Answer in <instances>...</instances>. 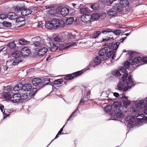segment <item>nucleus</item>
Returning a JSON list of instances; mask_svg holds the SVG:
<instances>
[{
    "instance_id": "473e14b6",
    "label": "nucleus",
    "mask_w": 147,
    "mask_h": 147,
    "mask_svg": "<svg viewBox=\"0 0 147 147\" xmlns=\"http://www.w3.org/2000/svg\"><path fill=\"white\" fill-rule=\"evenodd\" d=\"M113 32V29H111L106 28L103 30H102L101 31V33L104 34H106L109 32Z\"/></svg>"
},
{
    "instance_id": "8fccbe9b",
    "label": "nucleus",
    "mask_w": 147,
    "mask_h": 147,
    "mask_svg": "<svg viewBox=\"0 0 147 147\" xmlns=\"http://www.w3.org/2000/svg\"><path fill=\"white\" fill-rule=\"evenodd\" d=\"M91 8L93 10H97L99 9V5L97 3H95L90 6Z\"/></svg>"
},
{
    "instance_id": "2f4dec72",
    "label": "nucleus",
    "mask_w": 147,
    "mask_h": 147,
    "mask_svg": "<svg viewBox=\"0 0 147 147\" xmlns=\"http://www.w3.org/2000/svg\"><path fill=\"white\" fill-rule=\"evenodd\" d=\"M50 82V79L47 77H46L44 78L42 80V82L43 83V85H44V86H45L46 85L49 84V83Z\"/></svg>"
},
{
    "instance_id": "20e7f679",
    "label": "nucleus",
    "mask_w": 147,
    "mask_h": 147,
    "mask_svg": "<svg viewBox=\"0 0 147 147\" xmlns=\"http://www.w3.org/2000/svg\"><path fill=\"white\" fill-rule=\"evenodd\" d=\"M129 4V2L127 0H120L119 3L116 4L113 7L114 9L121 13L123 12V8L126 7Z\"/></svg>"
},
{
    "instance_id": "4be33fe9",
    "label": "nucleus",
    "mask_w": 147,
    "mask_h": 147,
    "mask_svg": "<svg viewBox=\"0 0 147 147\" xmlns=\"http://www.w3.org/2000/svg\"><path fill=\"white\" fill-rule=\"evenodd\" d=\"M131 65H132L137 64L142 61V58L140 57H137L134 58L132 60Z\"/></svg>"
},
{
    "instance_id": "4d7b16f0",
    "label": "nucleus",
    "mask_w": 147,
    "mask_h": 147,
    "mask_svg": "<svg viewBox=\"0 0 147 147\" xmlns=\"http://www.w3.org/2000/svg\"><path fill=\"white\" fill-rule=\"evenodd\" d=\"M34 46L36 48H40L41 47V44L40 42L39 41L34 42L33 43Z\"/></svg>"
},
{
    "instance_id": "052dcab7",
    "label": "nucleus",
    "mask_w": 147,
    "mask_h": 147,
    "mask_svg": "<svg viewBox=\"0 0 147 147\" xmlns=\"http://www.w3.org/2000/svg\"><path fill=\"white\" fill-rule=\"evenodd\" d=\"M67 36L68 39H74L76 37L75 36L72 34L71 33H68Z\"/></svg>"
},
{
    "instance_id": "412c9836",
    "label": "nucleus",
    "mask_w": 147,
    "mask_h": 147,
    "mask_svg": "<svg viewBox=\"0 0 147 147\" xmlns=\"http://www.w3.org/2000/svg\"><path fill=\"white\" fill-rule=\"evenodd\" d=\"M32 11L29 9H25L23 7V9L22 10L21 14L23 16H26L31 14Z\"/></svg>"
},
{
    "instance_id": "a18cd8bd",
    "label": "nucleus",
    "mask_w": 147,
    "mask_h": 147,
    "mask_svg": "<svg viewBox=\"0 0 147 147\" xmlns=\"http://www.w3.org/2000/svg\"><path fill=\"white\" fill-rule=\"evenodd\" d=\"M138 54V53L136 52L131 51L130 53L129 56L132 60Z\"/></svg>"
},
{
    "instance_id": "a19ab883",
    "label": "nucleus",
    "mask_w": 147,
    "mask_h": 147,
    "mask_svg": "<svg viewBox=\"0 0 147 147\" xmlns=\"http://www.w3.org/2000/svg\"><path fill=\"white\" fill-rule=\"evenodd\" d=\"M101 62V59L99 57H95L94 60V63L96 65H98Z\"/></svg>"
},
{
    "instance_id": "5701e85b",
    "label": "nucleus",
    "mask_w": 147,
    "mask_h": 147,
    "mask_svg": "<svg viewBox=\"0 0 147 147\" xmlns=\"http://www.w3.org/2000/svg\"><path fill=\"white\" fill-rule=\"evenodd\" d=\"M21 100H22L27 101L31 98V96H30L29 94H28V93L23 94L22 96H21Z\"/></svg>"
},
{
    "instance_id": "aec40b11",
    "label": "nucleus",
    "mask_w": 147,
    "mask_h": 147,
    "mask_svg": "<svg viewBox=\"0 0 147 147\" xmlns=\"http://www.w3.org/2000/svg\"><path fill=\"white\" fill-rule=\"evenodd\" d=\"M48 44L50 46L49 48L51 51L54 52L58 48V46L53 42H49Z\"/></svg>"
},
{
    "instance_id": "864d4df0",
    "label": "nucleus",
    "mask_w": 147,
    "mask_h": 147,
    "mask_svg": "<svg viewBox=\"0 0 147 147\" xmlns=\"http://www.w3.org/2000/svg\"><path fill=\"white\" fill-rule=\"evenodd\" d=\"M112 32L115 35L117 36L120 34L121 33V31L120 29H118L114 31L113 30V32Z\"/></svg>"
},
{
    "instance_id": "e2e57ef3",
    "label": "nucleus",
    "mask_w": 147,
    "mask_h": 147,
    "mask_svg": "<svg viewBox=\"0 0 147 147\" xmlns=\"http://www.w3.org/2000/svg\"><path fill=\"white\" fill-rule=\"evenodd\" d=\"M130 103V101L128 100L127 99L126 100H124L123 102V105L125 106H128Z\"/></svg>"
},
{
    "instance_id": "774afa93",
    "label": "nucleus",
    "mask_w": 147,
    "mask_h": 147,
    "mask_svg": "<svg viewBox=\"0 0 147 147\" xmlns=\"http://www.w3.org/2000/svg\"><path fill=\"white\" fill-rule=\"evenodd\" d=\"M7 14L5 15V14H1L0 15V19L1 20H3L5 18H7Z\"/></svg>"
},
{
    "instance_id": "680f3d73",
    "label": "nucleus",
    "mask_w": 147,
    "mask_h": 147,
    "mask_svg": "<svg viewBox=\"0 0 147 147\" xmlns=\"http://www.w3.org/2000/svg\"><path fill=\"white\" fill-rule=\"evenodd\" d=\"M130 65V63L128 61H126L124 64L123 67L127 69L129 68Z\"/></svg>"
},
{
    "instance_id": "393cba45",
    "label": "nucleus",
    "mask_w": 147,
    "mask_h": 147,
    "mask_svg": "<svg viewBox=\"0 0 147 147\" xmlns=\"http://www.w3.org/2000/svg\"><path fill=\"white\" fill-rule=\"evenodd\" d=\"M57 21V20L56 21ZM57 22L58 23L59 28L64 27L65 25L64 22L62 20L60 19H57V21H55Z\"/></svg>"
},
{
    "instance_id": "6e6d98bb",
    "label": "nucleus",
    "mask_w": 147,
    "mask_h": 147,
    "mask_svg": "<svg viewBox=\"0 0 147 147\" xmlns=\"http://www.w3.org/2000/svg\"><path fill=\"white\" fill-rule=\"evenodd\" d=\"M112 109V106L111 105H107L104 109V111L106 112H109Z\"/></svg>"
},
{
    "instance_id": "9d476101",
    "label": "nucleus",
    "mask_w": 147,
    "mask_h": 147,
    "mask_svg": "<svg viewBox=\"0 0 147 147\" xmlns=\"http://www.w3.org/2000/svg\"><path fill=\"white\" fill-rule=\"evenodd\" d=\"M78 107L73 112V113L71 114L70 115L69 118L67 119V122L63 126V127L60 129L58 133L60 135H61L62 134H61L62 132L63 131V129L65 127L66 124L67 123V121L69 120H73V118L74 117H75L77 115L78 113L79 112V111H78Z\"/></svg>"
},
{
    "instance_id": "37998d69",
    "label": "nucleus",
    "mask_w": 147,
    "mask_h": 147,
    "mask_svg": "<svg viewBox=\"0 0 147 147\" xmlns=\"http://www.w3.org/2000/svg\"><path fill=\"white\" fill-rule=\"evenodd\" d=\"M56 20L57 21V19H53V24H54V29H55L59 28L58 22H55L56 21Z\"/></svg>"
},
{
    "instance_id": "72a5a7b5",
    "label": "nucleus",
    "mask_w": 147,
    "mask_h": 147,
    "mask_svg": "<svg viewBox=\"0 0 147 147\" xmlns=\"http://www.w3.org/2000/svg\"><path fill=\"white\" fill-rule=\"evenodd\" d=\"M89 11V9L86 7H82L80 9V12L81 14L85 13Z\"/></svg>"
},
{
    "instance_id": "79ce46f5",
    "label": "nucleus",
    "mask_w": 147,
    "mask_h": 147,
    "mask_svg": "<svg viewBox=\"0 0 147 147\" xmlns=\"http://www.w3.org/2000/svg\"><path fill=\"white\" fill-rule=\"evenodd\" d=\"M19 42L20 45H26L28 43V41L24 38H21L19 40Z\"/></svg>"
},
{
    "instance_id": "5fc2aeb1",
    "label": "nucleus",
    "mask_w": 147,
    "mask_h": 147,
    "mask_svg": "<svg viewBox=\"0 0 147 147\" xmlns=\"http://www.w3.org/2000/svg\"><path fill=\"white\" fill-rule=\"evenodd\" d=\"M63 82V79H59L55 80L54 81V84H62Z\"/></svg>"
},
{
    "instance_id": "c9c22d12",
    "label": "nucleus",
    "mask_w": 147,
    "mask_h": 147,
    "mask_svg": "<svg viewBox=\"0 0 147 147\" xmlns=\"http://www.w3.org/2000/svg\"><path fill=\"white\" fill-rule=\"evenodd\" d=\"M90 97L89 95L86 94L85 95H84V96L83 98L82 99L80 103H84L88 100Z\"/></svg>"
},
{
    "instance_id": "1a4fd4ad",
    "label": "nucleus",
    "mask_w": 147,
    "mask_h": 147,
    "mask_svg": "<svg viewBox=\"0 0 147 147\" xmlns=\"http://www.w3.org/2000/svg\"><path fill=\"white\" fill-rule=\"evenodd\" d=\"M83 73L82 71H80L73 73L72 74H67L65 75L64 79L65 80H71L74 78L77 77L81 74Z\"/></svg>"
},
{
    "instance_id": "e433bc0d",
    "label": "nucleus",
    "mask_w": 147,
    "mask_h": 147,
    "mask_svg": "<svg viewBox=\"0 0 147 147\" xmlns=\"http://www.w3.org/2000/svg\"><path fill=\"white\" fill-rule=\"evenodd\" d=\"M91 19L93 20H97L100 17L99 14L97 13H94L92 14L91 15Z\"/></svg>"
},
{
    "instance_id": "4c0bfd02",
    "label": "nucleus",
    "mask_w": 147,
    "mask_h": 147,
    "mask_svg": "<svg viewBox=\"0 0 147 147\" xmlns=\"http://www.w3.org/2000/svg\"><path fill=\"white\" fill-rule=\"evenodd\" d=\"M127 84H128V85H126L127 86H125L123 90L124 92H125L128 90L129 89H130L132 86L135 85V84H132V85H129L130 84H129V83H127Z\"/></svg>"
},
{
    "instance_id": "423d86ee",
    "label": "nucleus",
    "mask_w": 147,
    "mask_h": 147,
    "mask_svg": "<svg viewBox=\"0 0 147 147\" xmlns=\"http://www.w3.org/2000/svg\"><path fill=\"white\" fill-rule=\"evenodd\" d=\"M139 113L137 115V114H132L134 115V118L135 117H136L137 122H135L136 125L137 126H139L143 124V119H144V115L143 114Z\"/></svg>"
},
{
    "instance_id": "f257e3e1",
    "label": "nucleus",
    "mask_w": 147,
    "mask_h": 147,
    "mask_svg": "<svg viewBox=\"0 0 147 147\" xmlns=\"http://www.w3.org/2000/svg\"><path fill=\"white\" fill-rule=\"evenodd\" d=\"M110 40H113V38H104L102 39V42H105V45H107L108 49H109V51L106 54L107 56L109 57H111L113 54H114V53L116 52V50L120 44V42H117L115 43L112 42L108 44L107 42Z\"/></svg>"
},
{
    "instance_id": "7ed1b4c3",
    "label": "nucleus",
    "mask_w": 147,
    "mask_h": 147,
    "mask_svg": "<svg viewBox=\"0 0 147 147\" xmlns=\"http://www.w3.org/2000/svg\"><path fill=\"white\" fill-rule=\"evenodd\" d=\"M113 105L114 109L111 112V114L112 116H116L117 118H119L123 117L124 115L123 114V111L121 109L123 108V107H122L121 103L117 101L113 103Z\"/></svg>"
},
{
    "instance_id": "3c124183",
    "label": "nucleus",
    "mask_w": 147,
    "mask_h": 147,
    "mask_svg": "<svg viewBox=\"0 0 147 147\" xmlns=\"http://www.w3.org/2000/svg\"><path fill=\"white\" fill-rule=\"evenodd\" d=\"M23 7L17 6L15 9V11L17 12H20L21 13V11L23 9Z\"/></svg>"
},
{
    "instance_id": "f8f14e48",
    "label": "nucleus",
    "mask_w": 147,
    "mask_h": 147,
    "mask_svg": "<svg viewBox=\"0 0 147 147\" xmlns=\"http://www.w3.org/2000/svg\"><path fill=\"white\" fill-rule=\"evenodd\" d=\"M22 98L21 95L19 93L14 94L11 98L10 100L14 103L19 102Z\"/></svg>"
},
{
    "instance_id": "69168bd1",
    "label": "nucleus",
    "mask_w": 147,
    "mask_h": 147,
    "mask_svg": "<svg viewBox=\"0 0 147 147\" xmlns=\"http://www.w3.org/2000/svg\"><path fill=\"white\" fill-rule=\"evenodd\" d=\"M126 69L125 67H121L119 69V70L122 73H124L126 72L125 71H126Z\"/></svg>"
},
{
    "instance_id": "0e129e2a",
    "label": "nucleus",
    "mask_w": 147,
    "mask_h": 147,
    "mask_svg": "<svg viewBox=\"0 0 147 147\" xmlns=\"http://www.w3.org/2000/svg\"><path fill=\"white\" fill-rule=\"evenodd\" d=\"M38 7L36 6H32L30 7V10H31L32 11V12L36 11Z\"/></svg>"
},
{
    "instance_id": "c03bdc74",
    "label": "nucleus",
    "mask_w": 147,
    "mask_h": 147,
    "mask_svg": "<svg viewBox=\"0 0 147 147\" xmlns=\"http://www.w3.org/2000/svg\"><path fill=\"white\" fill-rule=\"evenodd\" d=\"M54 40L56 42H61L63 41V38L60 36H58L54 38Z\"/></svg>"
},
{
    "instance_id": "ea45409f",
    "label": "nucleus",
    "mask_w": 147,
    "mask_h": 147,
    "mask_svg": "<svg viewBox=\"0 0 147 147\" xmlns=\"http://www.w3.org/2000/svg\"><path fill=\"white\" fill-rule=\"evenodd\" d=\"M8 47L10 49H14L16 46L14 41L10 42L7 44Z\"/></svg>"
},
{
    "instance_id": "7c9ffc66",
    "label": "nucleus",
    "mask_w": 147,
    "mask_h": 147,
    "mask_svg": "<svg viewBox=\"0 0 147 147\" xmlns=\"http://www.w3.org/2000/svg\"><path fill=\"white\" fill-rule=\"evenodd\" d=\"M22 84H18L17 85L13 88V90L15 91H19L21 92V91H22Z\"/></svg>"
},
{
    "instance_id": "dca6fc26",
    "label": "nucleus",
    "mask_w": 147,
    "mask_h": 147,
    "mask_svg": "<svg viewBox=\"0 0 147 147\" xmlns=\"http://www.w3.org/2000/svg\"><path fill=\"white\" fill-rule=\"evenodd\" d=\"M7 17L10 20H15L18 18V16L14 12H9L7 14Z\"/></svg>"
},
{
    "instance_id": "b1692460",
    "label": "nucleus",
    "mask_w": 147,
    "mask_h": 147,
    "mask_svg": "<svg viewBox=\"0 0 147 147\" xmlns=\"http://www.w3.org/2000/svg\"><path fill=\"white\" fill-rule=\"evenodd\" d=\"M108 47H104L100 50L99 52V54L100 56H103L105 55L108 51Z\"/></svg>"
},
{
    "instance_id": "bf43d9fd",
    "label": "nucleus",
    "mask_w": 147,
    "mask_h": 147,
    "mask_svg": "<svg viewBox=\"0 0 147 147\" xmlns=\"http://www.w3.org/2000/svg\"><path fill=\"white\" fill-rule=\"evenodd\" d=\"M7 49L5 47H0V53L2 52L4 54H5L7 53Z\"/></svg>"
},
{
    "instance_id": "58836bf2",
    "label": "nucleus",
    "mask_w": 147,
    "mask_h": 147,
    "mask_svg": "<svg viewBox=\"0 0 147 147\" xmlns=\"http://www.w3.org/2000/svg\"><path fill=\"white\" fill-rule=\"evenodd\" d=\"M101 33V32L100 31H96L94 32L92 34V36L93 38H97L98 36Z\"/></svg>"
},
{
    "instance_id": "13d9d810",
    "label": "nucleus",
    "mask_w": 147,
    "mask_h": 147,
    "mask_svg": "<svg viewBox=\"0 0 147 147\" xmlns=\"http://www.w3.org/2000/svg\"><path fill=\"white\" fill-rule=\"evenodd\" d=\"M128 76V73L127 72H125L124 73L123 76L122 78V80L121 81H123L125 82H126V80Z\"/></svg>"
},
{
    "instance_id": "f3484780",
    "label": "nucleus",
    "mask_w": 147,
    "mask_h": 147,
    "mask_svg": "<svg viewBox=\"0 0 147 147\" xmlns=\"http://www.w3.org/2000/svg\"><path fill=\"white\" fill-rule=\"evenodd\" d=\"M53 24V20L52 21H48L46 22L45 24V27L48 29L51 30L53 28L54 29V27Z\"/></svg>"
},
{
    "instance_id": "f704fd0d",
    "label": "nucleus",
    "mask_w": 147,
    "mask_h": 147,
    "mask_svg": "<svg viewBox=\"0 0 147 147\" xmlns=\"http://www.w3.org/2000/svg\"><path fill=\"white\" fill-rule=\"evenodd\" d=\"M16 19V24L19 23L20 22H23L24 23V20H25V18L22 17H19L18 18V17Z\"/></svg>"
},
{
    "instance_id": "cd10ccee",
    "label": "nucleus",
    "mask_w": 147,
    "mask_h": 147,
    "mask_svg": "<svg viewBox=\"0 0 147 147\" xmlns=\"http://www.w3.org/2000/svg\"><path fill=\"white\" fill-rule=\"evenodd\" d=\"M4 108V106L2 105L1 104H0V109L2 112L3 113L4 115V117L3 118L5 119L6 117L8 116L9 115V114H6L5 112H7V109H5V110L3 112V109Z\"/></svg>"
},
{
    "instance_id": "c85d7f7f",
    "label": "nucleus",
    "mask_w": 147,
    "mask_h": 147,
    "mask_svg": "<svg viewBox=\"0 0 147 147\" xmlns=\"http://www.w3.org/2000/svg\"><path fill=\"white\" fill-rule=\"evenodd\" d=\"M126 83H129V84H131V85L135 84L134 83L135 82V81L133 79L131 75L129 76L127 81H126Z\"/></svg>"
},
{
    "instance_id": "6e6552de",
    "label": "nucleus",
    "mask_w": 147,
    "mask_h": 147,
    "mask_svg": "<svg viewBox=\"0 0 147 147\" xmlns=\"http://www.w3.org/2000/svg\"><path fill=\"white\" fill-rule=\"evenodd\" d=\"M56 11L58 13L60 12L61 15L63 17L67 16L69 12V9L66 7H63L61 8V7H58L56 9Z\"/></svg>"
},
{
    "instance_id": "2eb2a0df",
    "label": "nucleus",
    "mask_w": 147,
    "mask_h": 147,
    "mask_svg": "<svg viewBox=\"0 0 147 147\" xmlns=\"http://www.w3.org/2000/svg\"><path fill=\"white\" fill-rule=\"evenodd\" d=\"M22 57L28 56L30 53V51L27 47H24L20 51Z\"/></svg>"
},
{
    "instance_id": "f03ea898",
    "label": "nucleus",
    "mask_w": 147,
    "mask_h": 147,
    "mask_svg": "<svg viewBox=\"0 0 147 147\" xmlns=\"http://www.w3.org/2000/svg\"><path fill=\"white\" fill-rule=\"evenodd\" d=\"M146 104L144 102L143 100L134 101L133 105L131 109L132 114L139 113L140 112H142L146 107Z\"/></svg>"
},
{
    "instance_id": "ddd939ff",
    "label": "nucleus",
    "mask_w": 147,
    "mask_h": 147,
    "mask_svg": "<svg viewBox=\"0 0 147 147\" xmlns=\"http://www.w3.org/2000/svg\"><path fill=\"white\" fill-rule=\"evenodd\" d=\"M91 15L88 14H83L81 17L82 21L85 23H90L91 20Z\"/></svg>"
},
{
    "instance_id": "603ef678",
    "label": "nucleus",
    "mask_w": 147,
    "mask_h": 147,
    "mask_svg": "<svg viewBox=\"0 0 147 147\" xmlns=\"http://www.w3.org/2000/svg\"><path fill=\"white\" fill-rule=\"evenodd\" d=\"M2 24L3 26L7 27H10L11 26V24L7 21L3 22Z\"/></svg>"
},
{
    "instance_id": "338daca9",
    "label": "nucleus",
    "mask_w": 147,
    "mask_h": 147,
    "mask_svg": "<svg viewBox=\"0 0 147 147\" xmlns=\"http://www.w3.org/2000/svg\"><path fill=\"white\" fill-rule=\"evenodd\" d=\"M101 2L104 4L107 5H109V0H101Z\"/></svg>"
},
{
    "instance_id": "4468645a",
    "label": "nucleus",
    "mask_w": 147,
    "mask_h": 147,
    "mask_svg": "<svg viewBox=\"0 0 147 147\" xmlns=\"http://www.w3.org/2000/svg\"><path fill=\"white\" fill-rule=\"evenodd\" d=\"M12 91L10 87V88L8 89L7 92H3V95L4 98L6 100H10Z\"/></svg>"
},
{
    "instance_id": "a211bd4d",
    "label": "nucleus",
    "mask_w": 147,
    "mask_h": 147,
    "mask_svg": "<svg viewBox=\"0 0 147 147\" xmlns=\"http://www.w3.org/2000/svg\"><path fill=\"white\" fill-rule=\"evenodd\" d=\"M128 85V84L123 81H120L117 85V87L119 90H123L124 87Z\"/></svg>"
},
{
    "instance_id": "09e8293b",
    "label": "nucleus",
    "mask_w": 147,
    "mask_h": 147,
    "mask_svg": "<svg viewBox=\"0 0 147 147\" xmlns=\"http://www.w3.org/2000/svg\"><path fill=\"white\" fill-rule=\"evenodd\" d=\"M56 13H58L56 11V9H52L49 11V13L51 15L54 16Z\"/></svg>"
},
{
    "instance_id": "6ab92c4d",
    "label": "nucleus",
    "mask_w": 147,
    "mask_h": 147,
    "mask_svg": "<svg viewBox=\"0 0 147 147\" xmlns=\"http://www.w3.org/2000/svg\"><path fill=\"white\" fill-rule=\"evenodd\" d=\"M32 88V85L29 84H24L22 86V91H28L31 90Z\"/></svg>"
},
{
    "instance_id": "49530a36",
    "label": "nucleus",
    "mask_w": 147,
    "mask_h": 147,
    "mask_svg": "<svg viewBox=\"0 0 147 147\" xmlns=\"http://www.w3.org/2000/svg\"><path fill=\"white\" fill-rule=\"evenodd\" d=\"M112 74L115 76H118L121 75V74L119 70H115L112 71Z\"/></svg>"
},
{
    "instance_id": "9b49d317",
    "label": "nucleus",
    "mask_w": 147,
    "mask_h": 147,
    "mask_svg": "<svg viewBox=\"0 0 147 147\" xmlns=\"http://www.w3.org/2000/svg\"><path fill=\"white\" fill-rule=\"evenodd\" d=\"M36 51H38L37 55L40 57L43 56L47 51L48 49L45 47H43L42 48H36L34 49Z\"/></svg>"
},
{
    "instance_id": "de8ad7c7",
    "label": "nucleus",
    "mask_w": 147,
    "mask_h": 147,
    "mask_svg": "<svg viewBox=\"0 0 147 147\" xmlns=\"http://www.w3.org/2000/svg\"><path fill=\"white\" fill-rule=\"evenodd\" d=\"M74 18L73 17H70L67 19L66 21V22L67 24H70L74 22Z\"/></svg>"
},
{
    "instance_id": "c756f323",
    "label": "nucleus",
    "mask_w": 147,
    "mask_h": 147,
    "mask_svg": "<svg viewBox=\"0 0 147 147\" xmlns=\"http://www.w3.org/2000/svg\"><path fill=\"white\" fill-rule=\"evenodd\" d=\"M134 120H135V119H133L132 120H131L129 119V120L126 122L127 123V126L129 128L132 127H134V121H135Z\"/></svg>"
},
{
    "instance_id": "bb28decb",
    "label": "nucleus",
    "mask_w": 147,
    "mask_h": 147,
    "mask_svg": "<svg viewBox=\"0 0 147 147\" xmlns=\"http://www.w3.org/2000/svg\"><path fill=\"white\" fill-rule=\"evenodd\" d=\"M38 90V88H33L30 90V92L29 93L31 97H33L34 95L36 93Z\"/></svg>"
},
{
    "instance_id": "a878e982",
    "label": "nucleus",
    "mask_w": 147,
    "mask_h": 147,
    "mask_svg": "<svg viewBox=\"0 0 147 147\" xmlns=\"http://www.w3.org/2000/svg\"><path fill=\"white\" fill-rule=\"evenodd\" d=\"M117 13L116 11L112 9L109 10L107 11L108 15L109 16L112 17L115 16L117 15Z\"/></svg>"
},
{
    "instance_id": "0eeeda50",
    "label": "nucleus",
    "mask_w": 147,
    "mask_h": 147,
    "mask_svg": "<svg viewBox=\"0 0 147 147\" xmlns=\"http://www.w3.org/2000/svg\"><path fill=\"white\" fill-rule=\"evenodd\" d=\"M32 83L34 86H36V88H38V90L44 86V85L42 82V80L38 78L33 79L32 80Z\"/></svg>"
},
{
    "instance_id": "39448f33",
    "label": "nucleus",
    "mask_w": 147,
    "mask_h": 147,
    "mask_svg": "<svg viewBox=\"0 0 147 147\" xmlns=\"http://www.w3.org/2000/svg\"><path fill=\"white\" fill-rule=\"evenodd\" d=\"M12 56L16 59L12 63V64L13 65H17L23 61V59H22V56L20 51H16L13 52Z\"/></svg>"
}]
</instances>
